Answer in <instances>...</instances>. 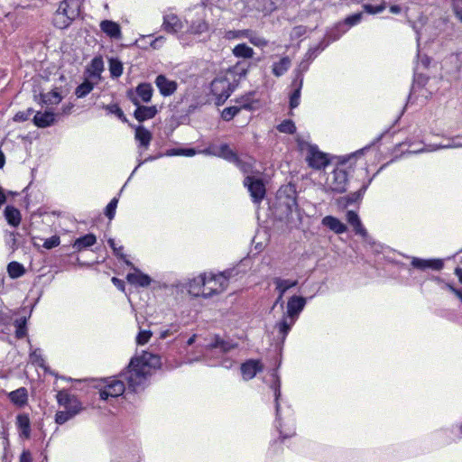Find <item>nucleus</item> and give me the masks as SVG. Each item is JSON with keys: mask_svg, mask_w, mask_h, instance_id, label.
<instances>
[{"mask_svg": "<svg viewBox=\"0 0 462 462\" xmlns=\"http://www.w3.org/2000/svg\"><path fill=\"white\" fill-rule=\"evenodd\" d=\"M160 365L161 358L159 356L143 352L142 356L131 359L127 370L122 374V376L126 380L129 388L136 391L146 381L151 368H155Z\"/></svg>", "mask_w": 462, "mask_h": 462, "instance_id": "nucleus-1", "label": "nucleus"}, {"mask_svg": "<svg viewBox=\"0 0 462 462\" xmlns=\"http://www.w3.org/2000/svg\"><path fill=\"white\" fill-rule=\"evenodd\" d=\"M236 88V85L226 77L216 78L211 82V92L215 96V104L219 106L223 105L226 100L231 96Z\"/></svg>", "mask_w": 462, "mask_h": 462, "instance_id": "nucleus-2", "label": "nucleus"}, {"mask_svg": "<svg viewBox=\"0 0 462 462\" xmlns=\"http://www.w3.org/2000/svg\"><path fill=\"white\" fill-rule=\"evenodd\" d=\"M244 185L247 188L254 203H260L265 197V185L262 179L247 175L244 180Z\"/></svg>", "mask_w": 462, "mask_h": 462, "instance_id": "nucleus-3", "label": "nucleus"}, {"mask_svg": "<svg viewBox=\"0 0 462 462\" xmlns=\"http://www.w3.org/2000/svg\"><path fill=\"white\" fill-rule=\"evenodd\" d=\"M153 89L150 83H141L135 88L128 89L127 98L134 104L148 103L152 97Z\"/></svg>", "mask_w": 462, "mask_h": 462, "instance_id": "nucleus-4", "label": "nucleus"}, {"mask_svg": "<svg viewBox=\"0 0 462 462\" xmlns=\"http://www.w3.org/2000/svg\"><path fill=\"white\" fill-rule=\"evenodd\" d=\"M347 172L343 169H336L327 179L328 188L337 193H343L346 190Z\"/></svg>", "mask_w": 462, "mask_h": 462, "instance_id": "nucleus-5", "label": "nucleus"}, {"mask_svg": "<svg viewBox=\"0 0 462 462\" xmlns=\"http://www.w3.org/2000/svg\"><path fill=\"white\" fill-rule=\"evenodd\" d=\"M57 401L60 405L69 411L73 416L79 414L82 410V404L75 395L69 394L67 391H60L57 394Z\"/></svg>", "mask_w": 462, "mask_h": 462, "instance_id": "nucleus-6", "label": "nucleus"}, {"mask_svg": "<svg viewBox=\"0 0 462 462\" xmlns=\"http://www.w3.org/2000/svg\"><path fill=\"white\" fill-rule=\"evenodd\" d=\"M208 279H215L216 283L212 282L209 285L204 287L201 291V296L204 298L211 297L214 294H218L226 290L227 287V279L223 274L211 275Z\"/></svg>", "mask_w": 462, "mask_h": 462, "instance_id": "nucleus-7", "label": "nucleus"}, {"mask_svg": "<svg viewBox=\"0 0 462 462\" xmlns=\"http://www.w3.org/2000/svg\"><path fill=\"white\" fill-rule=\"evenodd\" d=\"M306 161L310 167L320 170L328 164L327 155L318 150L316 146L310 145L308 149Z\"/></svg>", "mask_w": 462, "mask_h": 462, "instance_id": "nucleus-8", "label": "nucleus"}, {"mask_svg": "<svg viewBox=\"0 0 462 462\" xmlns=\"http://www.w3.org/2000/svg\"><path fill=\"white\" fill-rule=\"evenodd\" d=\"M205 154L217 156L223 158L230 162L236 160V153L229 147L227 143L220 145H212L203 151Z\"/></svg>", "mask_w": 462, "mask_h": 462, "instance_id": "nucleus-9", "label": "nucleus"}, {"mask_svg": "<svg viewBox=\"0 0 462 462\" xmlns=\"http://www.w3.org/2000/svg\"><path fill=\"white\" fill-rule=\"evenodd\" d=\"M125 390V386L122 381L114 380L104 389L100 390L99 396L102 400H107L109 397L116 398L122 395Z\"/></svg>", "mask_w": 462, "mask_h": 462, "instance_id": "nucleus-10", "label": "nucleus"}, {"mask_svg": "<svg viewBox=\"0 0 462 462\" xmlns=\"http://www.w3.org/2000/svg\"><path fill=\"white\" fill-rule=\"evenodd\" d=\"M162 29L168 33H177L183 28L182 22L172 13L163 15Z\"/></svg>", "mask_w": 462, "mask_h": 462, "instance_id": "nucleus-11", "label": "nucleus"}, {"mask_svg": "<svg viewBox=\"0 0 462 462\" xmlns=\"http://www.w3.org/2000/svg\"><path fill=\"white\" fill-rule=\"evenodd\" d=\"M306 304V300L300 296H292L289 299L287 302V316L290 319H294L300 313V311L304 309Z\"/></svg>", "mask_w": 462, "mask_h": 462, "instance_id": "nucleus-12", "label": "nucleus"}, {"mask_svg": "<svg viewBox=\"0 0 462 462\" xmlns=\"http://www.w3.org/2000/svg\"><path fill=\"white\" fill-rule=\"evenodd\" d=\"M212 282L216 283V280L207 279L206 275L201 274L189 282V292L195 297L201 296L202 289Z\"/></svg>", "mask_w": 462, "mask_h": 462, "instance_id": "nucleus-13", "label": "nucleus"}, {"mask_svg": "<svg viewBox=\"0 0 462 462\" xmlns=\"http://www.w3.org/2000/svg\"><path fill=\"white\" fill-rule=\"evenodd\" d=\"M263 366L258 360L250 359L241 366V373L245 380L254 378L258 372L263 371Z\"/></svg>", "mask_w": 462, "mask_h": 462, "instance_id": "nucleus-14", "label": "nucleus"}, {"mask_svg": "<svg viewBox=\"0 0 462 462\" xmlns=\"http://www.w3.org/2000/svg\"><path fill=\"white\" fill-rule=\"evenodd\" d=\"M155 84L160 93L164 97L172 95L177 89V83L168 79L164 75L157 76Z\"/></svg>", "mask_w": 462, "mask_h": 462, "instance_id": "nucleus-15", "label": "nucleus"}, {"mask_svg": "<svg viewBox=\"0 0 462 462\" xmlns=\"http://www.w3.org/2000/svg\"><path fill=\"white\" fill-rule=\"evenodd\" d=\"M58 9L74 21L79 15V0H63Z\"/></svg>", "mask_w": 462, "mask_h": 462, "instance_id": "nucleus-16", "label": "nucleus"}, {"mask_svg": "<svg viewBox=\"0 0 462 462\" xmlns=\"http://www.w3.org/2000/svg\"><path fill=\"white\" fill-rule=\"evenodd\" d=\"M100 29L105 34L112 39L119 40L122 38L120 25L114 21L103 20L100 23Z\"/></svg>", "mask_w": 462, "mask_h": 462, "instance_id": "nucleus-17", "label": "nucleus"}, {"mask_svg": "<svg viewBox=\"0 0 462 462\" xmlns=\"http://www.w3.org/2000/svg\"><path fill=\"white\" fill-rule=\"evenodd\" d=\"M104 70V61L102 57H95L86 69L88 77L97 82L101 79V73Z\"/></svg>", "mask_w": 462, "mask_h": 462, "instance_id": "nucleus-18", "label": "nucleus"}, {"mask_svg": "<svg viewBox=\"0 0 462 462\" xmlns=\"http://www.w3.org/2000/svg\"><path fill=\"white\" fill-rule=\"evenodd\" d=\"M134 106H136V109L134 113V116L139 122H143L145 120L152 119L158 113L156 106H142L141 104Z\"/></svg>", "mask_w": 462, "mask_h": 462, "instance_id": "nucleus-19", "label": "nucleus"}, {"mask_svg": "<svg viewBox=\"0 0 462 462\" xmlns=\"http://www.w3.org/2000/svg\"><path fill=\"white\" fill-rule=\"evenodd\" d=\"M411 265L419 270L432 269L439 271L443 268V262L439 259L425 260L414 257L411 261Z\"/></svg>", "mask_w": 462, "mask_h": 462, "instance_id": "nucleus-20", "label": "nucleus"}, {"mask_svg": "<svg viewBox=\"0 0 462 462\" xmlns=\"http://www.w3.org/2000/svg\"><path fill=\"white\" fill-rule=\"evenodd\" d=\"M302 85L303 77L299 74L291 83V87L293 88V91L290 97V106L291 109L296 108L300 105Z\"/></svg>", "mask_w": 462, "mask_h": 462, "instance_id": "nucleus-21", "label": "nucleus"}, {"mask_svg": "<svg viewBox=\"0 0 462 462\" xmlns=\"http://www.w3.org/2000/svg\"><path fill=\"white\" fill-rule=\"evenodd\" d=\"M346 220L349 223V225L353 227L356 235H359L363 237H365L367 236L366 229L363 226L358 215L355 211L349 210L346 212Z\"/></svg>", "mask_w": 462, "mask_h": 462, "instance_id": "nucleus-22", "label": "nucleus"}, {"mask_svg": "<svg viewBox=\"0 0 462 462\" xmlns=\"http://www.w3.org/2000/svg\"><path fill=\"white\" fill-rule=\"evenodd\" d=\"M55 122V115L52 112H37L33 116V124L41 128L48 127Z\"/></svg>", "mask_w": 462, "mask_h": 462, "instance_id": "nucleus-23", "label": "nucleus"}, {"mask_svg": "<svg viewBox=\"0 0 462 462\" xmlns=\"http://www.w3.org/2000/svg\"><path fill=\"white\" fill-rule=\"evenodd\" d=\"M322 225L335 232L336 234H343L346 231V226L342 223L338 218L327 216L322 219Z\"/></svg>", "mask_w": 462, "mask_h": 462, "instance_id": "nucleus-24", "label": "nucleus"}, {"mask_svg": "<svg viewBox=\"0 0 462 462\" xmlns=\"http://www.w3.org/2000/svg\"><path fill=\"white\" fill-rule=\"evenodd\" d=\"M135 140L139 143L140 146L147 149L152 139V133L143 125L135 127Z\"/></svg>", "mask_w": 462, "mask_h": 462, "instance_id": "nucleus-25", "label": "nucleus"}, {"mask_svg": "<svg viewBox=\"0 0 462 462\" xmlns=\"http://www.w3.org/2000/svg\"><path fill=\"white\" fill-rule=\"evenodd\" d=\"M9 400L19 407H23L27 403L28 393L24 387H20L8 393Z\"/></svg>", "mask_w": 462, "mask_h": 462, "instance_id": "nucleus-26", "label": "nucleus"}, {"mask_svg": "<svg viewBox=\"0 0 462 462\" xmlns=\"http://www.w3.org/2000/svg\"><path fill=\"white\" fill-rule=\"evenodd\" d=\"M126 280L131 284L139 285L141 287H147L151 284V278L144 273H128L126 276Z\"/></svg>", "mask_w": 462, "mask_h": 462, "instance_id": "nucleus-27", "label": "nucleus"}, {"mask_svg": "<svg viewBox=\"0 0 462 462\" xmlns=\"http://www.w3.org/2000/svg\"><path fill=\"white\" fill-rule=\"evenodd\" d=\"M5 217L9 225L13 226H18L20 225L21 213L16 208L13 206H6L5 209Z\"/></svg>", "mask_w": 462, "mask_h": 462, "instance_id": "nucleus-28", "label": "nucleus"}, {"mask_svg": "<svg viewBox=\"0 0 462 462\" xmlns=\"http://www.w3.org/2000/svg\"><path fill=\"white\" fill-rule=\"evenodd\" d=\"M97 241L96 236L93 234L85 235L78 239H76L73 247L77 251H81L85 248H88L93 245Z\"/></svg>", "mask_w": 462, "mask_h": 462, "instance_id": "nucleus-29", "label": "nucleus"}, {"mask_svg": "<svg viewBox=\"0 0 462 462\" xmlns=\"http://www.w3.org/2000/svg\"><path fill=\"white\" fill-rule=\"evenodd\" d=\"M236 346L230 341H226L219 337H216L214 340L208 345L211 349H219L222 353H226Z\"/></svg>", "mask_w": 462, "mask_h": 462, "instance_id": "nucleus-30", "label": "nucleus"}, {"mask_svg": "<svg viewBox=\"0 0 462 462\" xmlns=\"http://www.w3.org/2000/svg\"><path fill=\"white\" fill-rule=\"evenodd\" d=\"M273 283L275 284V290L280 294H285V292L292 288L295 287L298 284V281H292V280H287V279H282L279 277H276L273 279Z\"/></svg>", "mask_w": 462, "mask_h": 462, "instance_id": "nucleus-31", "label": "nucleus"}, {"mask_svg": "<svg viewBox=\"0 0 462 462\" xmlns=\"http://www.w3.org/2000/svg\"><path fill=\"white\" fill-rule=\"evenodd\" d=\"M291 61L289 57H282L278 62L273 65V73L276 77L282 76L291 67Z\"/></svg>", "mask_w": 462, "mask_h": 462, "instance_id": "nucleus-32", "label": "nucleus"}, {"mask_svg": "<svg viewBox=\"0 0 462 462\" xmlns=\"http://www.w3.org/2000/svg\"><path fill=\"white\" fill-rule=\"evenodd\" d=\"M16 424L22 430V434L25 438H29L31 433V422L29 416L27 414H19L16 417Z\"/></svg>", "mask_w": 462, "mask_h": 462, "instance_id": "nucleus-33", "label": "nucleus"}, {"mask_svg": "<svg viewBox=\"0 0 462 462\" xmlns=\"http://www.w3.org/2000/svg\"><path fill=\"white\" fill-rule=\"evenodd\" d=\"M294 322V319H290L288 316H286L283 317L282 319L276 325L279 329V333L282 335V341H284Z\"/></svg>", "mask_w": 462, "mask_h": 462, "instance_id": "nucleus-34", "label": "nucleus"}, {"mask_svg": "<svg viewBox=\"0 0 462 462\" xmlns=\"http://www.w3.org/2000/svg\"><path fill=\"white\" fill-rule=\"evenodd\" d=\"M71 22L72 20L70 18H69L62 12L57 9L53 16L54 26H56L59 29H65L71 23Z\"/></svg>", "mask_w": 462, "mask_h": 462, "instance_id": "nucleus-35", "label": "nucleus"}, {"mask_svg": "<svg viewBox=\"0 0 462 462\" xmlns=\"http://www.w3.org/2000/svg\"><path fill=\"white\" fill-rule=\"evenodd\" d=\"M254 50L245 43L237 44L233 49V54L237 58L249 59L254 55Z\"/></svg>", "mask_w": 462, "mask_h": 462, "instance_id": "nucleus-36", "label": "nucleus"}, {"mask_svg": "<svg viewBox=\"0 0 462 462\" xmlns=\"http://www.w3.org/2000/svg\"><path fill=\"white\" fill-rule=\"evenodd\" d=\"M232 163L236 164L245 174L253 173L254 162L252 158L243 160L236 155V160H234Z\"/></svg>", "mask_w": 462, "mask_h": 462, "instance_id": "nucleus-37", "label": "nucleus"}, {"mask_svg": "<svg viewBox=\"0 0 462 462\" xmlns=\"http://www.w3.org/2000/svg\"><path fill=\"white\" fill-rule=\"evenodd\" d=\"M7 272L11 278L16 279L24 274L25 269L20 263L11 262L7 266Z\"/></svg>", "mask_w": 462, "mask_h": 462, "instance_id": "nucleus-38", "label": "nucleus"}, {"mask_svg": "<svg viewBox=\"0 0 462 462\" xmlns=\"http://www.w3.org/2000/svg\"><path fill=\"white\" fill-rule=\"evenodd\" d=\"M109 71L112 78H119L123 74V63L118 59H109Z\"/></svg>", "mask_w": 462, "mask_h": 462, "instance_id": "nucleus-39", "label": "nucleus"}, {"mask_svg": "<svg viewBox=\"0 0 462 462\" xmlns=\"http://www.w3.org/2000/svg\"><path fill=\"white\" fill-rule=\"evenodd\" d=\"M93 88H94V83L86 79L83 83H81L79 86L77 87V88L75 90V95L79 98L84 97L88 93L91 92Z\"/></svg>", "mask_w": 462, "mask_h": 462, "instance_id": "nucleus-40", "label": "nucleus"}, {"mask_svg": "<svg viewBox=\"0 0 462 462\" xmlns=\"http://www.w3.org/2000/svg\"><path fill=\"white\" fill-rule=\"evenodd\" d=\"M42 102L44 104H58L61 100V97L57 91H51L41 95Z\"/></svg>", "mask_w": 462, "mask_h": 462, "instance_id": "nucleus-41", "label": "nucleus"}, {"mask_svg": "<svg viewBox=\"0 0 462 462\" xmlns=\"http://www.w3.org/2000/svg\"><path fill=\"white\" fill-rule=\"evenodd\" d=\"M15 336L17 338H23L26 336V318H21L14 321Z\"/></svg>", "mask_w": 462, "mask_h": 462, "instance_id": "nucleus-42", "label": "nucleus"}, {"mask_svg": "<svg viewBox=\"0 0 462 462\" xmlns=\"http://www.w3.org/2000/svg\"><path fill=\"white\" fill-rule=\"evenodd\" d=\"M107 242L110 247L113 249L114 254L117 257L123 259L127 265L134 267L133 263L130 261L126 260V256L122 253L123 246H116L115 240L113 238H109Z\"/></svg>", "mask_w": 462, "mask_h": 462, "instance_id": "nucleus-43", "label": "nucleus"}, {"mask_svg": "<svg viewBox=\"0 0 462 462\" xmlns=\"http://www.w3.org/2000/svg\"><path fill=\"white\" fill-rule=\"evenodd\" d=\"M240 112V107L234 106L225 108L221 113V118L224 121L232 120Z\"/></svg>", "mask_w": 462, "mask_h": 462, "instance_id": "nucleus-44", "label": "nucleus"}, {"mask_svg": "<svg viewBox=\"0 0 462 462\" xmlns=\"http://www.w3.org/2000/svg\"><path fill=\"white\" fill-rule=\"evenodd\" d=\"M277 129L281 133L284 134H294L296 132V126L291 120H284L278 126Z\"/></svg>", "mask_w": 462, "mask_h": 462, "instance_id": "nucleus-45", "label": "nucleus"}, {"mask_svg": "<svg viewBox=\"0 0 462 462\" xmlns=\"http://www.w3.org/2000/svg\"><path fill=\"white\" fill-rule=\"evenodd\" d=\"M74 416L69 411H57L55 414V422L57 424H64L70 419H72Z\"/></svg>", "mask_w": 462, "mask_h": 462, "instance_id": "nucleus-46", "label": "nucleus"}, {"mask_svg": "<svg viewBox=\"0 0 462 462\" xmlns=\"http://www.w3.org/2000/svg\"><path fill=\"white\" fill-rule=\"evenodd\" d=\"M106 109L111 113V114H114L116 115L120 120H122L124 123H126L127 122V118L125 117L123 110L119 107L118 105L116 104H113V105H109L106 107Z\"/></svg>", "mask_w": 462, "mask_h": 462, "instance_id": "nucleus-47", "label": "nucleus"}, {"mask_svg": "<svg viewBox=\"0 0 462 462\" xmlns=\"http://www.w3.org/2000/svg\"><path fill=\"white\" fill-rule=\"evenodd\" d=\"M118 199L114 198L106 206L105 210V215L108 217V219L112 220L116 215V209L117 207Z\"/></svg>", "mask_w": 462, "mask_h": 462, "instance_id": "nucleus-48", "label": "nucleus"}, {"mask_svg": "<svg viewBox=\"0 0 462 462\" xmlns=\"http://www.w3.org/2000/svg\"><path fill=\"white\" fill-rule=\"evenodd\" d=\"M363 7L366 13L371 14H379V13L383 12L386 8V5H385V3H383L379 5H373L366 4V5H364Z\"/></svg>", "mask_w": 462, "mask_h": 462, "instance_id": "nucleus-49", "label": "nucleus"}, {"mask_svg": "<svg viewBox=\"0 0 462 462\" xmlns=\"http://www.w3.org/2000/svg\"><path fill=\"white\" fill-rule=\"evenodd\" d=\"M248 40L252 44L257 47H264L268 43V42L264 38L257 35L254 32H252Z\"/></svg>", "mask_w": 462, "mask_h": 462, "instance_id": "nucleus-50", "label": "nucleus"}, {"mask_svg": "<svg viewBox=\"0 0 462 462\" xmlns=\"http://www.w3.org/2000/svg\"><path fill=\"white\" fill-rule=\"evenodd\" d=\"M365 189H366L365 186H363L359 190L349 194L346 198V204H352L354 202L358 201L363 197V194H364Z\"/></svg>", "mask_w": 462, "mask_h": 462, "instance_id": "nucleus-51", "label": "nucleus"}, {"mask_svg": "<svg viewBox=\"0 0 462 462\" xmlns=\"http://www.w3.org/2000/svg\"><path fill=\"white\" fill-rule=\"evenodd\" d=\"M33 112L32 108H28L25 111H20L15 114L14 120L15 122H24L32 115Z\"/></svg>", "mask_w": 462, "mask_h": 462, "instance_id": "nucleus-52", "label": "nucleus"}, {"mask_svg": "<svg viewBox=\"0 0 462 462\" xmlns=\"http://www.w3.org/2000/svg\"><path fill=\"white\" fill-rule=\"evenodd\" d=\"M152 332L150 330H141L137 337H136V342L138 345H144L146 344L149 339L152 337Z\"/></svg>", "mask_w": 462, "mask_h": 462, "instance_id": "nucleus-53", "label": "nucleus"}, {"mask_svg": "<svg viewBox=\"0 0 462 462\" xmlns=\"http://www.w3.org/2000/svg\"><path fill=\"white\" fill-rule=\"evenodd\" d=\"M273 389L274 392V397H275V410L276 414L279 415L280 412V403H279V398L281 396V390H280V381L277 379L274 384L273 385Z\"/></svg>", "mask_w": 462, "mask_h": 462, "instance_id": "nucleus-54", "label": "nucleus"}, {"mask_svg": "<svg viewBox=\"0 0 462 462\" xmlns=\"http://www.w3.org/2000/svg\"><path fill=\"white\" fill-rule=\"evenodd\" d=\"M361 19H362V13H356V14H354L346 17L345 19V23L349 26H353V25H356L358 23H360Z\"/></svg>", "mask_w": 462, "mask_h": 462, "instance_id": "nucleus-55", "label": "nucleus"}, {"mask_svg": "<svg viewBox=\"0 0 462 462\" xmlns=\"http://www.w3.org/2000/svg\"><path fill=\"white\" fill-rule=\"evenodd\" d=\"M325 48V46L322 45V42H319L316 47L314 48H310L308 52H307V57L308 59L310 60H313L314 58L317 57V55L321 51H323Z\"/></svg>", "mask_w": 462, "mask_h": 462, "instance_id": "nucleus-56", "label": "nucleus"}, {"mask_svg": "<svg viewBox=\"0 0 462 462\" xmlns=\"http://www.w3.org/2000/svg\"><path fill=\"white\" fill-rule=\"evenodd\" d=\"M60 237L57 236H53L44 241L43 246L46 249H51L53 247L58 246L60 245Z\"/></svg>", "mask_w": 462, "mask_h": 462, "instance_id": "nucleus-57", "label": "nucleus"}, {"mask_svg": "<svg viewBox=\"0 0 462 462\" xmlns=\"http://www.w3.org/2000/svg\"><path fill=\"white\" fill-rule=\"evenodd\" d=\"M236 103L238 104L236 106L240 107V111L242 109L251 110L253 106L249 97H241L240 99H236Z\"/></svg>", "mask_w": 462, "mask_h": 462, "instance_id": "nucleus-58", "label": "nucleus"}, {"mask_svg": "<svg viewBox=\"0 0 462 462\" xmlns=\"http://www.w3.org/2000/svg\"><path fill=\"white\" fill-rule=\"evenodd\" d=\"M462 147L460 143H456L454 139H452L450 142L445 144H439L437 145L433 150H439V149H454V148H459Z\"/></svg>", "mask_w": 462, "mask_h": 462, "instance_id": "nucleus-59", "label": "nucleus"}, {"mask_svg": "<svg viewBox=\"0 0 462 462\" xmlns=\"http://www.w3.org/2000/svg\"><path fill=\"white\" fill-rule=\"evenodd\" d=\"M452 11L456 18L462 23V6L458 2H455L452 5Z\"/></svg>", "mask_w": 462, "mask_h": 462, "instance_id": "nucleus-60", "label": "nucleus"}, {"mask_svg": "<svg viewBox=\"0 0 462 462\" xmlns=\"http://www.w3.org/2000/svg\"><path fill=\"white\" fill-rule=\"evenodd\" d=\"M248 67H245L244 64L238 62L234 66L233 72L239 75L240 77L245 76L247 73Z\"/></svg>", "mask_w": 462, "mask_h": 462, "instance_id": "nucleus-61", "label": "nucleus"}, {"mask_svg": "<svg viewBox=\"0 0 462 462\" xmlns=\"http://www.w3.org/2000/svg\"><path fill=\"white\" fill-rule=\"evenodd\" d=\"M165 40L166 39L164 36H159L151 42V47L154 50H158L162 47V45L165 42Z\"/></svg>", "mask_w": 462, "mask_h": 462, "instance_id": "nucleus-62", "label": "nucleus"}, {"mask_svg": "<svg viewBox=\"0 0 462 462\" xmlns=\"http://www.w3.org/2000/svg\"><path fill=\"white\" fill-rule=\"evenodd\" d=\"M8 245L13 250H15L17 248V241H16V235L14 233L9 234V239L7 241Z\"/></svg>", "mask_w": 462, "mask_h": 462, "instance_id": "nucleus-63", "label": "nucleus"}, {"mask_svg": "<svg viewBox=\"0 0 462 462\" xmlns=\"http://www.w3.org/2000/svg\"><path fill=\"white\" fill-rule=\"evenodd\" d=\"M112 282L114 283V285L118 288L120 291H125V282L124 281L116 278V277H113L112 278Z\"/></svg>", "mask_w": 462, "mask_h": 462, "instance_id": "nucleus-64", "label": "nucleus"}]
</instances>
